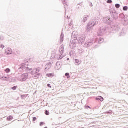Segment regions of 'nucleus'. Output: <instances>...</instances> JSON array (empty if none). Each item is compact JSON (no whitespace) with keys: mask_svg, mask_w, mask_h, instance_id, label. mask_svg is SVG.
<instances>
[{"mask_svg":"<svg viewBox=\"0 0 128 128\" xmlns=\"http://www.w3.org/2000/svg\"><path fill=\"white\" fill-rule=\"evenodd\" d=\"M12 50L10 48H8L5 50V54L8 56V54H12Z\"/></svg>","mask_w":128,"mask_h":128,"instance_id":"13","label":"nucleus"},{"mask_svg":"<svg viewBox=\"0 0 128 128\" xmlns=\"http://www.w3.org/2000/svg\"><path fill=\"white\" fill-rule=\"evenodd\" d=\"M62 0V2L63 4H64V8H65V12H66V6H68V4L66 3V0Z\"/></svg>","mask_w":128,"mask_h":128,"instance_id":"19","label":"nucleus"},{"mask_svg":"<svg viewBox=\"0 0 128 128\" xmlns=\"http://www.w3.org/2000/svg\"><path fill=\"white\" fill-rule=\"evenodd\" d=\"M64 58V56H60L58 58V60H62Z\"/></svg>","mask_w":128,"mask_h":128,"instance_id":"49","label":"nucleus"},{"mask_svg":"<svg viewBox=\"0 0 128 128\" xmlns=\"http://www.w3.org/2000/svg\"><path fill=\"white\" fill-rule=\"evenodd\" d=\"M44 124H46V122H40L39 123L40 126H42Z\"/></svg>","mask_w":128,"mask_h":128,"instance_id":"31","label":"nucleus"},{"mask_svg":"<svg viewBox=\"0 0 128 128\" xmlns=\"http://www.w3.org/2000/svg\"><path fill=\"white\" fill-rule=\"evenodd\" d=\"M44 128H48V126H45V127H44Z\"/></svg>","mask_w":128,"mask_h":128,"instance_id":"53","label":"nucleus"},{"mask_svg":"<svg viewBox=\"0 0 128 128\" xmlns=\"http://www.w3.org/2000/svg\"><path fill=\"white\" fill-rule=\"evenodd\" d=\"M13 119H14V116H12V115H10L6 118V120H8V121L12 120Z\"/></svg>","mask_w":128,"mask_h":128,"instance_id":"23","label":"nucleus"},{"mask_svg":"<svg viewBox=\"0 0 128 128\" xmlns=\"http://www.w3.org/2000/svg\"><path fill=\"white\" fill-rule=\"evenodd\" d=\"M54 76V73H48L46 74V76H48V78H52Z\"/></svg>","mask_w":128,"mask_h":128,"instance_id":"20","label":"nucleus"},{"mask_svg":"<svg viewBox=\"0 0 128 128\" xmlns=\"http://www.w3.org/2000/svg\"><path fill=\"white\" fill-rule=\"evenodd\" d=\"M26 96H26V94H24L20 96V97L22 98H26Z\"/></svg>","mask_w":128,"mask_h":128,"instance_id":"40","label":"nucleus"},{"mask_svg":"<svg viewBox=\"0 0 128 128\" xmlns=\"http://www.w3.org/2000/svg\"><path fill=\"white\" fill-rule=\"evenodd\" d=\"M65 76H66V78H70V73L66 72L65 74Z\"/></svg>","mask_w":128,"mask_h":128,"instance_id":"32","label":"nucleus"},{"mask_svg":"<svg viewBox=\"0 0 128 128\" xmlns=\"http://www.w3.org/2000/svg\"><path fill=\"white\" fill-rule=\"evenodd\" d=\"M4 72L6 74H8V72H10V68H6V69H5Z\"/></svg>","mask_w":128,"mask_h":128,"instance_id":"29","label":"nucleus"},{"mask_svg":"<svg viewBox=\"0 0 128 128\" xmlns=\"http://www.w3.org/2000/svg\"><path fill=\"white\" fill-rule=\"evenodd\" d=\"M106 114H112V110H110L108 111H106Z\"/></svg>","mask_w":128,"mask_h":128,"instance_id":"36","label":"nucleus"},{"mask_svg":"<svg viewBox=\"0 0 128 128\" xmlns=\"http://www.w3.org/2000/svg\"><path fill=\"white\" fill-rule=\"evenodd\" d=\"M36 117L34 116L32 117V122H36Z\"/></svg>","mask_w":128,"mask_h":128,"instance_id":"42","label":"nucleus"},{"mask_svg":"<svg viewBox=\"0 0 128 128\" xmlns=\"http://www.w3.org/2000/svg\"><path fill=\"white\" fill-rule=\"evenodd\" d=\"M78 52L80 54H82V48L78 49Z\"/></svg>","mask_w":128,"mask_h":128,"instance_id":"38","label":"nucleus"},{"mask_svg":"<svg viewBox=\"0 0 128 128\" xmlns=\"http://www.w3.org/2000/svg\"><path fill=\"white\" fill-rule=\"evenodd\" d=\"M126 32H128V29L126 28H122L120 32L119 36H124L126 34Z\"/></svg>","mask_w":128,"mask_h":128,"instance_id":"9","label":"nucleus"},{"mask_svg":"<svg viewBox=\"0 0 128 128\" xmlns=\"http://www.w3.org/2000/svg\"><path fill=\"white\" fill-rule=\"evenodd\" d=\"M64 44H62L61 45V52L62 54H64Z\"/></svg>","mask_w":128,"mask_h":128,"instance_id":"37","label":"nucleus"},{"mask_svg":"<svg viewBox=\"0 0 128 128\" xmlns=\"http://www.w3.org/2000/svg\"><path fill=\"white\" fill-rule=\"evenodd\" d=\"M115 8H120V4H116Z\"/></svg>","mask_w":128,"mask_h":128,"instance_id":"30","label":"nucleus"},{"mask_svg":"<svg viewBox=\"0 0 128 128\" xmlns=\"http://www.w3.org/2000/svg\"><path fill=\"white\" fill-rule=\"evenodd\" d=\"M29 64H26V63H21L18 68V70L20 72H26L30 73V70H32V68H30L28 67Z\"/></svg>","mask_w":128,"mask_h":128,"instance_id":"1","label":"nucleus"},{"mask_svg":"<svg viewBox=\"0 0 128 128\" xmlns=\"http://www.w3.org/2000/svg\"><path fill=\"white\" fill-rule=\"evenodd\" d=\"M44 114L46 116H49L50 115V112L48 110H45Z\"/></svg>","mask_w":128,"mask_h":128,"instance_id":"35","label":"nucleus"},{"mask_svg":"<svg viewBox=\"0 0 128 128\" xmlns=\"http://www.w3.org/2000/svg\"><path fill=\"white\" fill-rule=\"evenodd\" d=\"M20 78L21 82H26V80L28 78V73L27 72L22 74L20 76Z\"/></svg>","mask_w":128,"mask_h":128,"instance_id":"7","label":"nucleus"},{"mask_svg":"<svg viewBox=\"0 0 128 128\" xmlns=\"http://www.w3.org/2000/svg\"><path fill=\"white\" fill-rule=\"evenodd\" d=\"M30 60H32L31 58H29L28 60V59L26 58H25L24 60H23V62H24V64H28V62H30Z\"/></svg>","mask_w":128,"mask_h":128,"instance_id":"27","label":"nucleus"},{"mask_svg":"<svg viewBox=\"0 0 128 128\" xmlns=\"http://www.w3.org/2000/svg\"><path fill=\"white\" fill-rule=\"evenodd\" d=\"M46 86H48V88H52V85H50V84H48L46 85Z\"/></svg>","mask_w":128,"mask_h":128,"instance_id":"44","label":"nucleus"},{"mask_svg":"<svg viewBox=\"0 0 128 128\" xmlns=\"http://www.w3.org/2000/svg\"><path fill=\"white\" fill-rule=\"evenodd\" d=\"M75 64L76 66H80V61L78 59H75Z\"/></svg>","mask_w":128,"mask_h":128,"instance_id":"26","label":"nucleus"},{"mask_svg":"<svg viewBox=\"0 0 128 128\" xmlns=\"http://www.w3.org/2000/svg\"><path fill=\"white\" fill-rule=\"evenodd\" d=\"M110 14L111 17L113 20H116L118 18V13H116V12H112Z\"/></svg>","mask_w":128,"mask_h":128,"instance_id":"10","label":"nucleus"},{"mask_svg":"<svg viewBox=\"0 0 128 128\" xmlns=\"http://www.w3.org/2000/svg\"><path fill=\"white\" fill-rule=\"evenodd\" d=\"M5 126H8V124H6Z\"/></svg>","mask_w":128,"mask_h":128,"instance_id":"54","label":"nucleus"},{"mask_svg":"<svg viewBox=\"0 0 128 128\" xmlns=\"http://www.w3.org/2000/svg\"><path fill=\"white\" fill-rule=\"evenodd\" d=\"M96 100H100V102H104V98L100 96H97L95 98Z\"/></svg>","mask_w":128,"mask_h":128,"instance_id":"16","label":"nucleus"},{"mask_svg":"<svg viewBox=\"0 0 128 128\" xmlns=\"http://www.w3.org/2000/svg\"><path fill=\"white\" fill-rule=\"evenodd\" d=\"M18 88V86H13L10 88V90H16Z\"/></svg>","mask_w":128,"mask_h":128,"instance_id":"34","label":"nucleus"},{"mask_svg":"<svg viewBox=\"0 0 128 128\" xmlns=\"http://www.w3.org/2000/svg\"><path fill=\"white\" fill-rule=\"evenodd\" d=\"M0 80H4L5 82H8V80H12V77L10 76V75H8L7 76H2L0 77Z\"/></svg>","mask_w":128,"mask_h":128,"instance_id":"8","label":"nucleus"},{"mask_svg":"<svg viewBox=\"0 0 128 128\" xmlns=\"http://www.w3.org/2000/svg\"><path fill=\"white\" fill-rule=\"evenodd\" d=\"M102 22L104 24H108L109 26H111V24H114V21L112 20V17L108 16L104 17Z\"/></svg>","mask_w":128,"mask_h":128,"instance_id":"5","label":"nucleus"},{"mask_svg":"<svg viewBox=\"0 0 128 128\" xmlns=\"http://www.w3.org/2000/svg\"><path fill=\"white\" fill-rule=\"evenodd\" d=\"M0 48H4V45L2 44H0Z\"/></svg>","mask_w":128,"mask_h":128,"instance_id":"47","label":"nucleus"},{"mask_svg":"<svg viewBox=\"0 0 128 128\" xmlns=\"http://www.w3.org/2000/svg\"><path fill=\"white\" fill-rule=\"evenodd\" d=\"M84 108H86V110H88V108H90V106H85Z\"/></svg>","mask_w":128,"mask_h":128,"instance_id":"45","label":"nucleus"},{"mask_svg":"<svg viewBox=\"0 0 128 128\" xmlns=\"http://www.w3.org/2000/svg\"><path fill=\"white\" fill-rule=\"evenodd\" d=\"M51 56L52 57V58H56V54H51Z\"/></svg>","mask_w":128,"mask_h":128,"instance_id":"43","label":"nucleus"},{"mask_svg":"<svg viewBox=\"0 0 128 128\" xmlns=\"http://www.w3.org/2000/svg\"><path fill=\"white\" fill-rule=\"evenodd\" d=\"M52 68V62H49L45 65L44 70H48Z\"/></svg>","mask_w":128,"mask_h":128,"instance_id":"15","label":"nucleus"},{"mask_svg":"<svg viewBox=\"0 0 128 128\" xmlns=\"http://www.w3.org/2000/svg\"><path fill=\"white\" fill-rule=\"evenodd\" d=\"M108 32V26L104 25L100 27L98 31V34L99 36H102L104 33Z\"/></svg>","mask_w":128,"mask_h":128,"instance_id":"4","label":"nucleus"},{"mask_svg":"<svg viewBox=\"0 0 128 128\" xmlns=\"http://www.w3.org/2000/svg\"><path fill=\"white\" fill-rule=\"evenodd\" d=\"M106 2H107V4H112V0H108L106 1Z\"/></svg>","mask_w":128,"mask_h":128,"instance_id":"41","label":"nucleus"},{"mask_svg":"<svg viewBox=\"0 0 128 128\" xmlns=\"http://www.w3.org/2000/svg\"><path fill=\"white\" fill-rule=\"evenodd\" d=\"M56 66L58 68H60V66H62L60 65V62H56Z\"/></svg>","mask_w":128,"mask_h":128,"instance_id":"28","label":"nucleus"},{"mask_svg":"<svg viewBox=\"0 0 128 128\" xmlns=\"http://www.w3.org/2000/svg\"><path fill=\"white\" fill-rule=\"evenodd\" d=\"M104 38H100L98 40H96L95 44H98V46H100V44L104 42Z\"/></svg>","mask_w":128,"mask_h":128,"instance_id":"14","label":"nucleus"},{"mask_svg":"<svg viewBox=\"0 0 128 128\" xmlns=\"http://www.w3.org/2000/svg\"><path fill=\"white\" fill-rule=\"evenodd\" d=\"M64 32H62L60 35V42H64Z\"/></svg>","mask_w":128,"mask_h":128,"instance_id":"18","label":"nucleus"},{"mask_svg":"<svg viewBox=\"0 0 128 128\" xmlns=\"http://www.w3.org/2000/svg\"><path fill=\"white\" fill-rule=\"evenodd\" d=\"M98 24V22L96 20H92L88 22L86 26V30L87 32H90V30H92L94 26H96Z\"/></svg>","mask_w":128,"mask_h":128,"instance_id":"3","label":"nucleus"},{"mask_svg":"<svg viewBox=\"0 0 128 128\" xmlns=\"http://www.w3.org/2000/svg\"><path fill=\"white\" fill-rule=\"evenodd\" d=\"M90 6H92V2H90Z\"/></svg>","mask_w":128,"mask_h":128,"instance_id":"50","label":"nucleus"},{"mask_svg":"<svg viewBox=\"0 0 128 128\" xmlns=\"http://www.w3.org/2000/svg\"><path fill=\"white\" fill-rule=\"evenodd\" d=\"M35 70H36V72H40V69L36 68H35Z\"/></svg>","mask_w":128,"mask_h":128,"instance_id":"48","label":"nucleus"},{"mask_svg":"<svg viewBox=\"0 0 128 128\" xmlns=\"http://www.w3.org/2000/svg\"><path fill=\"white\" fill-rule=\"evenodd\" d=\"M74 32H73L72 34L71 37L72 38L73 40H78V37L76 36V35L74 34Z\"/></svg>","mask_w":128,"mask_h":128,"instance_id":"25","label":"nucleus"},{"mask_svg":"<svg viewBox=\"0 0 128 128\" xmlns=\"http://www.w3.org/2000/svg\"><path fill=\"white\" fill-rule=\"evenodd\" d=\"M86 34H84L81 36L79 38V42H80L81 44H84V42L86 40Z\"/></svg>","mask_w":128,"mask_h":128,"instance_id":"11","label":"nucleus"},{"mask_svg":"<svg viewBox=\"0 0 128 128\" xmlns=\"http://www.w3.org/2000/svg\"><path fill=\"white\" fill-rule=\"evenodd\" d=\"M80 6H82V5L80 4H78L77 6H76V8H80Z\"/></svg>","mask_w":128,"mask_h":128,"instance_id":"39","label":"nucleus"},{"mask_svg":"<svg viewBox=\"0 0 128 128\" xmlns=\"http://www.w3.org/2000/svg\"><path fill=\"white\" fill-rule=\"evenodd\" d=\"M66 60H70V58H67Z\"/></svg>","mask_w":128,"mask_h":128,"instance_id":"51","label":"nucleus"},{"mask_svg":"<svg viewBox=\"0 0 128 128\" xmlns=\"http://www.w3.org/2000/svg\"><path fill=\"white\" fill-rule=\"evenodd\" d=\"M122 10H124V11H126V10H128V6H123V7H122Z\"/></svg>","mask_w":128,"mask_h":128,"instance_id":"33","label":"nucleus"},{"mask_svg":"<svg viewBox=\"0 0 128 128\" xmlns=\"http://www.w3.org/2000/svg\"><path fill=\"white\" fill-rule=\"evenodd\" d=\"M38 72H36V70L34 68L32 70H32H31L30 72V73L29 74H36Z\"/></svg>","mask_w":128,"mask_h":128,"instance_id":"21","label":"nucleus"},{"mask_svg":"<svg viewBox=\"0 0 128 128\" xmlns=\"http://www.w3.org/2000/svg\"><path fill=\"white\" fill-rule=\"evenodd\" d=\"M118 29L119 28H118V25H114V24L112 25V30L113 32H117L118 31Z\"/></svg>","mask_w":128,"mask_h":128,"instance_id":"12","label":"nucleus"},{"mask_svg":"<svg viewBox=\"0 0 128 128\" xmlns=\"http://www.w3.org/2000/svg\"><path fill=\"white\" fill-rule=\"evenodd\" d=\"M119 18H120L122 22H124V24L126 26V24H128V20L126 17L124 16V14L123 13H121L118 16Z\"/></svg>","mask_w":128,"mask_h":128,"instance_id":"6","label":"nucleus"},{"mask_svg":"<svg viewBox=\"0 0 128 128\" xmlns=\"http://www.w3.org/2000/svg\"><path fill=\"white\" fill-rule=\"evenodd\" d=\"M71 44H72V50L74 49L75 48H76V42H72V41H70Z\"/></svg>","mask_w":128,"mask_h":128,"instance_id":"22","label":"nucleus"},{"mask_svg":"<svg viewBox=\"0 0 128 128\" xmlns=\"http://www.w3.org/2000/svg\"><path fill=\"white\" fill-rule=\"evenodd\" d=\"M92 44L94 46V48H95L100 46V45L96 44V39L94 38L90 39L86 41L83 46H84V48H90V46H92Z\"/></svg>","mask_w":128,"mask_h":128,"instance_id":"2","label":"nucleus"},{"mask_svg":"<svg viewBox=\"0 0 128 128\" xmlns=\"http://www.w3.org/2000/svg\"><path fill=\"white\" fill-rule=\"evenodd\" d=\"M16 120H14L12 122H16Z\"/></svg>","mask_w":128,"mask_h":128,"instance_id":"52","label":"nucleus"},{"mask_svg":"<svg viewBox=\"0 0 128 128\" xmlns=\"http://www.w3.org/2000/svg\"><path fill=\"white\" fill-rule=\"evenodd\" d=\"M0 40H4V36L2 35L0 36Z\"/></svg>","mask_w":128,"mask_h":128,"instance_id":"46","label":"nucleus"},{"mask_svg":"<svg viewBox=\"0 0 128 128\" xmlns=\"http://www.w3.org/2000/svg\"><path fill=\"white\" fill-rule=\"evenodd\" d=\"M42 74H40V73H36L35 74V75L34 76V78H40V75Z\"/></svg>","mask_w":128,"mask_h":128,"instance_id":"24","label":"nucleus"},{"mask_svg":"<svg viewBox=\"0 0 128 128\" xmlns=\"http://www.w3.org/2000/svg\"><path fill=\"white\" fill-rule=\"evenodd\" d=\"M88 15L84 16L83 17V18L82 20V22H84H84H86V20H88Z\"/></svg>","mask_w":128,"mask_h":128,"instance_id":"17","label":"nucleus"}]
</instances>
